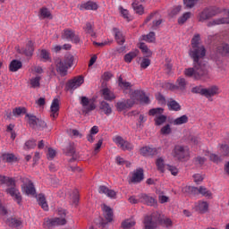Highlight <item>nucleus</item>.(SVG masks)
Instances as JSON below:
<instances>
[{
    "label": "nucleus",
    "mask_w": 229,
    "mask_h": 229,
    "mask_svg": "<svg viewBox=\"0 0 229 229\" xmlns=\"http://www.w3.org/2000/svg\"><path fill=\"white\" fill-rule=\"evenodd\" d=\"M21 192L26 194V196H35L37 194V190H35V185L29 178H21Z\"/></svg>",
    "instance_id": "5"
},
{
    "label": "nucleus",
    "mask_w": 229,
    "mask_h": 229,
    "mask_svg": "<svg viewBox=\"0 0 229 229\" xmlns=\"http://www.w3.org/2000/svg\"><path fill=\"white\" fill-rule=\"evenodd\" d=\"M55 64L57 72H60V74H65L68 69H71V67L74 65V55L67 54L64 56V60H62L60 58L55 59Z\"/></svg>",
    "instance_id": "3"
},
{
    "label": "nucleus",
    "mask_w": 229,
    "mask_h": 229,
    "mask_svg": "<svg viewBox=\"0 0 229 229\" xmlns=\"http://www.w3.org/2000/svg\"><path fill=\"white\" fill-rule=\"evenodd\" d=\"M166 169L167 171L171 172V174H173L174 176H176V174H178V168H176V166L167 165Z\"/></svg>",
    "instance_id": "61"
},
{
    "label": "nucleus",
    "mask_w": 229,
    "mask_h": 229,
    "mask_svg": "<svg viewBox=\"0 0 229 229\" xmlns=\"http://www.w3.org/2000/svg\"><path fill=\"white\" fill-rule=\"evenodd\" d=\"M63 40H67L68 42H74V44H79L80 37L74 33V30L65 29L62 33Z\"/></svg>",
    "instance_id": "11"
},
{
    "label": "nucleus",
    "mask_w": 229,
    "mask_h": 229,
    "mask_svg": "<svg viewBox=\"0 0 229 229\" xmlns=\"http://www.w3.org/2000/svg\"><path fill=\"white\" fill-rule=\"evenodd\" d=\"M167 106L169 110H173L174 112H178L182 109V106H180V104L175 100H170L167 104Z\"/></svg>",
    "instance_id": "42"
},
{
    "label": "nucleus",
    "mask_w": 229,
    "mask_h": 229,
    "mask_svg": "<svg viewBox=\"0 0 229 229\" xmlns=\"http://www.w3.org/2000/svg\"><path fill=\"white\" fill-rule=\"evenodd\" d=\"M138 101H140L141 105H148L149 103V98L146 96L144 91L135 90L131 94V99L118 102L116 104V108L119 112H123V110L131 108V106H133Z\"/></svg>",
    "instance_id": "2"
},
{
    "label": "nucleus",
    "mask_w": 229,
    "mask_h": 229,
    "mask_svg": "<svg viewBox=\"0 0 229 229\" xmlns=\"http://www.w3.org/2000/svg\"><path fill=\"white\" fill-rule=\"evenodd\" d=\"M102 98L106 99V101H112V99H115V95L114 91L110 90L108 88H105L102 89Z\"/></svg>",
    "instance_id": "29"
},
{
    "label": "nucleus",
    "mask_w": 229,
    "mask_h": 229,
    "mask_svg": "<svg viewBox=\"0 0 229 229\" xmlns=\"http://www.w3.org/2000/svg\"><path fill=\"white\" fill-rule=\"evenodd\" d=\"M24 114H26V108L24 107H16L13 110V115H14V117L24 115Z\"/></svg>",
    "instance_id": "53"
},
{
    "label": "nucleus",
    "mask_w": 229,
    "mask_h": 229,
    "mask_svg": "<svg viewBox=\"0 0 229 229\" xmlns=\"http://www.w3.org/2000/svg\"><path fill=\"white\" fill-rule=\"evenodd\" d=\"M139 198L141 203H145V205H148V207H155V205H157V199L149 195L140 194Z\"/></svg>",
    "instance_id": "18"
},
{
    "label": "nucleus",
    "mask_w": 229,
    "mask_h": 229,
    "mask_svg": "<svg viewBox=\"0 0 229 229\" xmlns=\"http://www.w3.org/2000/svg\"><path fill=\"white\" fill-rule=\"evenodd\" d=\"M102 211L106 221L108 223H112V221H114V211L110 208V207L105 204L102 205Z\"/></svg>",
    "instance_id": "19"
},
{
    "label": "nucleus",
    "mask_w": 229,
    "mask_h": 229,
    "mask_svg": "<svg viewBox=\"0 0 229 229\" xmlns=\"http://www.w3.org/2000/svg\"><path fill=\"white\" fill-rule=\"evenodd\" d=\"M3 158L5 162H13V160H15V156L13 154H4Z\"/></svg>",
    "instance_id": "63"
},
{
    "label": "nucleus",
    "mask_w": 229,
    "mask_h": 229,
    "mask_svg": "<svg viewBox=\"0 0 229 229\" xmlns=\"http://www.w3.org/2000/svg\"><path fill=\"white\" fill-rule=\"evenodd\" d=\"M220 151L223 153L224 157H229V147L228 145H221Z\"/></svg>",
    "instance_id": "59"
},
{
    "label": "nucleus",
    "mask_w": 229,
    "mask_h": 229,
    "mask_svg": "<svg viewBox=\"0 0 229 229\" xmlns=\"http://www.w3.org/2000/svg\"><path fill=\"white\" fill-rule=\"evenodd\" d=\"M218 13L219 12L216 11V9L206 8L199 13V21L205 22V21H208V19H210L211 17L217 15Z\"/></svg>",
    "instance_id": "10"
},
{
    "label": "nucleus",
    "mask_w": 229,
    "mask_h": 229,
    "mask_svg": "<svg viewBox=\"0 0 229 229\" xmlns=\"http://www.w3.org/2000/svg\"><path fill=\"white\" fill-rule=\"evenodd\" d=\"M113 142H114L120 149H123V151H131V149H133V144L119 135L113 137Z\"/></svg>",
    "instance_id": "8"
},
{
    "label": "nucleus",
    "mask_w": 229,
    "mask_h": 229,
    "mask_svg": "<svg viewBox=\"0 0 229 229\" xmlns=\"http://www.w3.org/2000/svg\"><path fill=\"white\" fill-rule=\"evenodd\" d=\"M37 146L35 140H30L25 143L24 149H33Z\"/></svg>",
    "instance_id": "56"
},
{
    "label": "nucleus",
    "mask_w": 229,
    "mask_h": 229,
    "mask_svg": "<svg viewBox=\"0 0 229 229\" xmlns=\"http://www.w3.org/2000/svg\"><path fill=\"white\" fill-rule=\"evenodd\" d=\"M135 219L133 218H129V219H125L123 223H122V228L123 229H133V227L135 226Z\"/></svg>",
    "instance_id": "36"
},
{
    "label": "nucleus",
    "mask_w": 229,
    "mask_h": 229,
    "mask_svg": "<svg viewBox=\"0 0 229 229\" xmlns=\"http://www.w3.org/2000/svg\"><path fill=\"white\" fill-rule=\"evenodd\" d=\"M228 17L227 18H217L209 22H208V26H219V24H229V11H228Z\"/></svg>",
    "instance_id": "26"
},
{
    "label": "nucleus",
    "mask_w": 229,
    "mask_h": 229,
    "mask_svg": "<svg viewBox=\"0 0 229 229\" xmlns=\"http://www.w3.org/2000/svg\"><path fill=\"white\" fill-rule=\"evenodd\" d=\"M190 189L192 192H199V194H202L205 198H212V192H210V191H207V188L203 186H200L199 188L190 187Z\"/></svg>",
    "instance_id": "25"
},
{
    "label": "nucleus",
    "mask_w": 229,
    "mask_h": 229,
    "mask_svg": "<svg viewBox=\"0 0 229 229\" xmlns=\"http://www.w3.org/2000/svg\"><path fill=\"white\" fill-rule=\"evenodd\" d=\"M39 17L40 19H53L51 15V12L46 7H43L39 10Z\"/></svg>",
    "instance_id": "43"
},
{
    "label": "nucleus",
    "mask_w": 229,
    "mask_h": 229,
    "mask_svg": "<svg viewBox=\"0 0 229 229\" xmlns=\"http://www.w3.org/2000/svg\"><path fill=\"white\" fill-rule=\"evenodd\" d=\"M137 55H139V50H133L131 52H129L124 55V62H126V64H131V60H133V58H136Z\"/></svg>",
    "instance_id": "39"
},
{
    "label": "nucleus",
    "mask_w": 229,
    "mask_h": 229,
    "mask_svg": "<svg viewBox=\"0 0 229 229\" xmlns=\"http://www.w3.org/2000/svg\"><path fill=\"white\" fill-rule=\"evenodd\" d=\"M22 67V63L19 60H13L9 64V71L11 72H17Z\"/></svg>",
    "instance_id": "30"
},
{
    "label": "nucleus",
    "mask_w": 229,
    "mask_h": 229,
    "mask_svg": "<svg viewBox=\"0 0 229 229\" xmlns=\"http://www.w3.org/2000/svg\"><path fill=\"white\" fill-rule=\"evenodd\" d=\"M37 200L38 205L43 208V210H49V206L47 205V202L46 201V197L43 194H38L37 197Z\"/></svg>",
    "instance_id": "33"
},
{
    "label": "nucleus",
    "mask_w": 229,
    "mask_h": 229,
    "mask_svg": "<svg viewBox=\"0 0 229 229\" xmlns=\"http://www.w3.org/2000/svg\"><path fill=\"white\" fill-rule=\"evenodd\" d=\"M70 199L72 201L73 205H78V201H80V193L78 192V190H74L70 194Z\"/></svg>",
    "instance_id": "49"
},
{
    "label": "nucleus",
    "mask_w": 229,
    "mask_h": 229,
    "mask_svg": "<svg viewBox=\"0 0 229 229\" xmlns=\"http://www.w3.org/2000/svg\"><path fill=\"white\" fill-rule=\"evenodd\" d=\"M38 56L40 60H42L43 62H49V60H51L49 51L46 49L38 50Z\"/></svg>",
    "instance_id": "34"
},
{
    "label": "nucleus",
    "mask_w": 229,
    "mask_h": 229,
    "mask_svg": "<svg viewBox=\"0 0 229 229\" xmlns=\"http://www.w3.org/2000/svg\"><path fill=\"white\" fill-rule=\"evenodd\" d=\"M132 8H133L135 13H138V15L144 14V6H142V4H140L139 2H137V0H135L132 3Z\"/></svg>",
    "instance_id": "37"
},
{
    "label": "nucleus",
    "mask_w": 229,
    "mask_h": 229,
    "mask_svg": "<svg viewBox=\"0 0 229 229\" xmlns=\"http://www.w3.org/2000/svg\"><path fill=\"white\" fill-rule=\"evenodd\" d=\"M144 180V170L142 168H138L134 170L131 174V182L132 183H139Z\"/></svg>",
    "instance_id": "17"
},
{
    "label": "nucleus",
    "mask_w": 229,
    "mask_h": 229,
    "mask_svg": "<svg viewBox=\"0 0 229 229\" xmlns=\"http://www.w3.org/2000/svg\"><path fill=\"white\" fill-rule=\"evenodd\" d=\"M172 155L178 160H187L189 158V147L176 145L172 151Z\"/></svg>",
    "instance_id": "7"
},
{
    "label": "nucleus",
    "mask_w": 229,
    "mask_h": 229,
    "mask_svg": "<svg viewBox=\"0 0 229 229\" xmlns=\"http://www.w3.org/2000/svg\"><path fill=\"white\" fill-rule=\"evenodd\" d=\"M200 41L201 37L199 34H196L192 38L189 55L193 60V68H186L184 70V75L193 80H208V68L207 64H201V60L207 55V50L203 45L199 44Z\"/></svg>",
    "instance_id": "1"
},
{
    "label": "nucleus",
    "mask_w": 229,
    "mask_h": 229,
    "mask_svg": "<svg viewBox=\"0 0 229 229\" xmlns=\"http://www.w3.org/2000/svg\"><path fill=\"white\" fill-rule=\"evenodd\" d=\"M56 157V151L53 148H49L47 153V158L53 160Z\"/></svg>",
    "instance_id": "57"
},
{
    "label": "nucleus",
    "mask_w": 229,
    "mask_h": 229,
    "mask_svg": "<svg viewBox=\"0 0 229 229\" xmlns=\"http://www.w3.org/2000/svg\"><path fill=\"white\" fill-rule=\"evenodd\" d=\"M114 33L115 40L118 42V44L120 46H123V44H124V42H125L124 36L123 35V32H121L117 29H114Z\"/></svg>",
    "instance_id": "35"
},
{
    "label": "nucleus",
    "mask_w": 229,
    "mask_h": 229,
    "mask_svg": "<svg viewBox=\"0 0 229 229\" xmlns=\"http://www.w3.org/2000/svg\"><path fill=\"white\" fill-rule=\"evenodd\" d=\"M85 79L83 78V76H78L69 81L67 87L69 90H76V89L81 87V85H83Z\"/></svg>",
    "instance_id": "14"
},
{
    "label": "nucleus",
    "mask_w": 229,
    "mask_h": 229,
    "mask_svg": "<svg viewBox=\"0 0 229 229\" xmlns=\"http://www.w3.org/2000/svg\"><path fill=\"white\" fill-rule=\"evenodd\" d=\"M26 117H28V123L31 128H36L38 126V119L37 116L27 114Z\"/></svg>",
    "instance_id": "41"
},
{
    "label": "nucleus",
    "mask_w": 229,
    "mask_h": 229,
    "mask_svg": "<svg viewBox=\"0 0 229 229\" xmlns=\"http://www.w3.org/2000/svg\"><path fill=\"white\" fill-rule=\"evenodd\" d=\"M221 92V89L216 86H211L208 89H204L202 90V96H205L208 99H210L211 98H214V96H219V93Z\"/></svg>",
    "instance_id": "13"
},
{
    "label": "nucleus",
    "mask_w": 229,
    "mask_h": 229,
    "mask_svg": "<svg viewBox=\"0 0 229 229\" xmlns=\"http://www.w3.org/2000/svg\"><path fill=\"white\" fill-rule=\"evenodd\" d=\"M192 17V13L186 12L178 18V24H185L186 21H189Z\"/></svg>",
    "instance_id": "45"
},
{
    "label": "nucleus",
    "mask_w": 229,
    "mask_h": 229,
    "mask_svg": "<svg viewBox=\"0 0 229 229\" xmlns=\"http://www.w3.org/2000/svg\"><path fill=\"white\" fill-rule=\"evenodd\" d=\"M118 85L123 90H130V89H131V84L126 81H123L121 77L118 79Z\"/></svg>",
    "instance_id": "47"
},
{
    "label": "nucleus",
    "mask_w": 229,
    "mask_h": 229,
    "mask_svg": "<svg viewBox=\"0 0 229 229\" xmlns=\"http://www.w3.org/2000/svg\"><path fill=\"white\" fill-rule=\"evenodd\" d=\"M79 10H98V4L96 2L89 1L78 5Z\"/></svg>",
    "instance_id": "24"
},
{
    "label": "nucleus",
    "mask_w": 229,
    "mask_h": 229,
    "mask_svg": "<svg viewBox=\"0 0 229 229\" xmlns=\"http://www.w3.org/2000/svg\"><path fill=\"white\" fill-rule=\"evenodd\" d=\"M173 131V129H171V125L170 124H165L164 125L161 130H160V133L161 135H170V133Z\"/></svg>",
    "instance_id": "55"
},
{
    "label": "nucleus",
    "mask_w": 229,
    "mask_h": 229,
    "mask_svg": "<svg viewBox=\"0 0 229 229\" xmlns=\"http://www.w3.org/2000/svg\"><path fill=\"white\" fill-rule=\"evenodd\" d=\"M216 52L223 56L229 55V45L228 44H222L216 49Z\"/></svg>",
    "instance_id": "40"
},
{
    "label": "nucleus",
    "mask_w": 229,
    "mask_h": 229,
    "mask_svg": "<svg viewBox=\"0 0 229 229\" xmlns=\"http://www.w3.org/2000/svg\"><path fill=\"white\" fill-rule=\"evenodd\" d=\"M199 1V0H183V4L185 8L191 10V8H194L196 4H198Z\"/></svg>",
    "instance_id": "52"
},
{
    "label": "nucleus",
    "mask_w": 229,
    "mask_h": 229,
    "mask_svg": "<svg viewBox=\"0 0 229 229\" xmlns=\"http://www.w3.org/2000/svg\"><path fill=\"white\" fill-rule=\"evenodd\" d=\"M194 208L197 212H199L200 214H205L208 211V202L199 201L195 203Z\"/></svg>",
    "instance_id": "21"
},
{
    "label": "nucleus",
    "mask_w": 229,
    "mask_h": 229,
    "mask_svg": "<svg viewBox=\"0 0 229 229\" xmlns=\"http://www.w3.org/2000/svg\"><path fill=\"white\" fill-rule=\"evenodd\" d=\"M139 47L145 56H151L153 55V52H151L146 44L140 43Z\"/></svg>",
    "instance_id": "48"
},
{
    "label": "nucleus",
    "mask_w": 229,
    "mask_h": 229,
    "mask_svg": "<svg viewBox=\"0 0 229 229\" xmlns=\"http://www.w3.org/2000/svg\"><path fill=\"white\" fill-rule=\"evenodd\" d=\"M40 80H42V76L37 75L36 77H32L30 79L29 83L31 89H38L40 88Z\"/></svg>",
    "instance_id": "31"
},
{
    "label": "nucleus",
    "mask_w": 229,
    "mask_h": 229,
    "mask_svg": "<svg viewBox=\"0 0 229 229\" xmlns=\"http://www.w3.org/2000/svg\"><path fill=\"white\" fill-rule=\"evenodd\" d=\"M0 185H4L5 187H15V180L4 176V175H0Z\"/></svg>",
    "instance_id": "22"
},
{
    "label": "nucleus",
    "mask_w": 229,
    "mask_h": 229,
    "mask_svg": "<svg viewBox=\"0 0 229 229\" xmlns=\"http://www.w3.org/2000/svg\"><path fill=\"white\" fill-rule=\"evenodd\" d=\"M58 216H61V217H55L51 219L47 218L44 222L45 228H54V226H62L67 224V220H65L66 213L64 209H59Z\"/></svg>",
    "instance_id": "4"
},
{
    "label": "nucleus",
    "mask_w": 229,
    "mask_h": 229,
    "mask_svg": "<svg viewBox=\"0 0 229 229\" xmlns=\"http://www.w3.org/2000/svg\"><path fill=\"white\" fill-rule=\"evenodd\" d=\"M189 123V116L187 114L182 115L173 121L174 126H182V124H187Z\"/></svg>",
    "instance_id": "32"
},
{
    "label": "nucleus",
    "mask_w": 229,
    "mask_h": 229,
    "mask_svg": "<svg viewBox=\"0 0 229 229\" xmlns=\"http://www.w3.org/2000/svg\"><path fill=\"white\" fill-rule=\"evenodd\" d=\"M164 113V109L162 107L150 109L148 114L149 115H155V124L156 126H162L167 121V116L162 114Z\"/></svg>",
    "instance_id": "6"
},
{
    "label": "nucleus",
    "mask_w": 229,
    "mask_h": 229,
    "mask_svg": "<svg viewBox=\"0 0 229 229\" xmlns=\"http://www.w3.org/2000/svg\"><path fill=\"white\" fill-rule=\"evenodd\" d=\"M85 33H88V35H90V37H96V32L94 31V23L93 22H88L86 23V26L83 28Z\"/></svg>",
    "instance_id": "38"
},
{
    "label": "nucleus",
    "mask_w": 229,
    "mask_h": 229,
    "mask_svg": "<svg viewBox=\"0 0 229 229\" xmlns=\"http://www.w3.org/2000/svg\"><path fill=\"white\" fill-rule=\"evenodd\" d=\"M151 65V61L148 58H143L141 63H140V67L141 69H148Z\"/></svg>",
    "instance_id": "58"
},
{
    "label": "nucleus",
    "mask_w": 229,
    "mask_h": 229,
    "mask_svg": "<svg viewBox=\"0 0 229 229\" xmlns=\"http://www.w3.org/2000/svg\"><path fill=\"white\" fill-rule=\"evenodd\" d=\"M157 194H158V199H159V203H167V201H169V197L163 195L162 193H158V191H157Z\"/></svg>",
    "instance_id": "62"
},
{
    "label": "nucleus",
    "mask_w": 229,
    "mask_h": 229,
    "mask_svg": "<svg viewBox=\"0 0 229 229\" xmlns=\"http://www.w3.org/2000/svg\"><path fill=\"white\" fill-rule=\"evenodd\" d=\"M7 225H9V226H14L15 228L21 226V225H22V222L19 219L16 218H9L6 221Z\"/></svg>",
    "instance_id": "50"
},
{
    "label": "nucleus",
    "mask_w": 229,
    "mask_h": 229,
    "mask_svg": "<svg viewBox=\"0 0 229 229\" xmlns=\"http://www.w3.org/2000/svg\"><path fill=\"white\" fill-rule=\"evenodd\" d=\"M33 46V41L29 40L26 47L21 50V53H23V55H26V56H32L33 52L35 51V47Z\"/></svg>",
    "instance_id": "27"
},
{
    "label": "nucleus",
    "mask_w": 229,
    "mask_h": 229,
    "mask_svg": "<svg viewBox=\"0 0 229 229\" xmlns=\"http://www.w3.org/2000/svg\"><path fill=\"white\" fill-rule=\"evenodd\" d=\"M7 194H10L11 198L14 201L18 203V205H21L22 201V196L21 195V191H19V189L15 188V186H11L6 190Z\"/></svg>",
    "instance_id": "15"
},
{
    "label": "nucleus",
    "mask_w": 229,
    "mask_h": 229,
    "mask_svg": "<svg viewBox=\"0 0 229 229\" xmlns=\"http://www.w3.org/2000/svg\"><path fill=\"white\" fill-rule=\"evenodd\" d=\"M98 192L100 194H106V196H107V198H111V199H115L117 193L115 192V191L114 190H110L108 188H106V186H100L98 188Z\"/></svg>",
    "instance_id": "20"
},
{
    "label": "nucleus",
    "mask_w": 229,
    "mask_h": 229,
    "mask_svg": "<svg viewBox=\"0 0 229 229\" xmlns=\"http://www.w3.org/2000/svg\"><path fill=\"white\" fill-rule=\"evenodd\" d=\"M118 10H119L122 17H123V19H126V21L131 20L130 12H128V10L123 8V6H119Z\"/></svg>",
    "instance_id": "54"
},
{
    "label": "nucleus",
    "mask_w": 229,
    "mask_h": 229,
    "mask_svg": "<svg viewBox=\"0 0 229 229\" xmlns=\"http://www.w3.org/2000/svg\"><path fill=\"white\" fill-rule=\"evenodd\" d=\"M81 105L82 106V112L84 114H89V112L96 110V104H94V101L89 99V98L87 97L81 98Z\"/></svg>",
    "instance_id": "9"
},
{
    "label": "nucleus",
    "mask_w": 229,
    "mask_h": 229,
    "mask_svg": "<svg viewBox=\"0 0 229 229\" xmlns=\"http://www.w3.org/2000/svg\"><path fill=\"white\" fill-rule=\"evenodd\" d=\"M142 40L145 42L153 43L157 38H155V32H149L148 35L142 36Z\"/></svg>",
    "instance_id": "51"
},
{
    "label": "nucleus",
    "mask_w": 229,
    "mask_h": 229,
    "mask_svg": "<svg viewBox=\"0 0 229 229\" xmlns=\"http://www.w3.org/2000/svg\"><path fill=\"white\" fill-rule=\"evenodd\" d=\"M166 87L170 89V90H185L187 81H185V78L180 77L177 79L175 84L168 83Z\"/></svg>",
    "instance_id": "12"
},
{
    "label": "nucleus",
    "mask_w": 229,
    "mask_h": 229,
    "mask_svg": "<svg viewBox=\"0 0 229 229\" xmlns=\"http://www.w3.org/2000/svg\"><path fill=\"white\" fill-rule=\"evenodd\" d=\"M100 110H103V112L106 114V115H110L112 114V107H110V105L108 103L102 101L100 103L99 106Z\"/></svg>",
    "instance_id": "44"
},
{
    "label": "nucleus",
    "mask_w": 229,
    "mask_h": 229,
    "mask_svg": "<svg viewBox=\"0 0 229 229\" xmlns=\"http://www.w3.org/2000/svg\"><path fill=\"white\" fill-rule=\"evenodd\" d=\"M157 154L156 148L143 147L140 148V155L143 157H153Z\"/></svg>",
    "instance_id": "23"
},
{
    "label": "nucleus",
    "mask_w": 229,
    "mask_h": 229,
    "mask_svg": "<svg viewBox=\"0 0 229 229\" xmlns=\"http://www.w3.org/2000/svg\"><path fill=\"white\" fill-rule=\"evenodd\" d=\"M208 157H209L210 160L212 162H216V164L218 162H221V157H219L216 154H210L209 152L207 153Z\"/></svg>",
    "instance_id": "60"
},
{
    "label": "nucleus",
    "mask_w": 229,
    "mask_h": 229,
    "mask_svg": "<svg viewBox=\"0 0 229 229\" xmlns=\"http://www.w3.org/2000/svg\"><path fill=\"white\" fill-rule=\"evenodd\" d=\"M60 112V100L58 98H54L50 106V116L53 119L58 117Z\"/></svg>",
    "instance_id": "16"
},
{
    "label": "nucleus",
    "mask_w": 229,
    "mask_h": 229,
    "mask_svg": "<svg viewBox=\"0 0 229 229\" xmlns=\"http://www.w3.org/2000/svg\"><path fill=\"white\" fill-rule=\"evenodd\" d=\"M143 223H144L143 229H157V225L155 223V221H153L152 216H146Z\"/></svg>",
    "instance_id": "28"
},
{
    "label": "nucleus",
    "mask_w": 229,
    "mask_h": 229,
    "mask_svg": "<svg viewBox=\"0 0 229 229\" xmlns=\"http://www.w3.org/2000/svg\"><path fill=\"white\" fill-rule=\"evenodd\" d=\"M203 178H204L203 175H201L199 174H195L193 175V180H194L195 183H197V184L201 183V182H203Z\"/></svg>",
    "instance_id": "64"
},
{
    "label": "nucleus",
    "mask_w": 229,
    "mask_h": 229,
    "mask_svg": "<svg viewBox=\"0 0 229 229\" xmlns=\"http://www.w3.org/2000/svg\"><path fill=\"white\" fill-rule=\"evenodd\" d=\"M156 165L157 167V170L160 171V173H165V163L163 157H158L157 159Z\"/></svg>",
    "instance_id": "46"
}]
</instances>
